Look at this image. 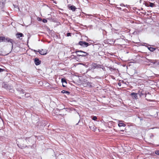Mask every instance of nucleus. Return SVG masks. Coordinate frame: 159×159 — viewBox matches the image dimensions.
<instances>
[{
  "mask_svg": "<svg viewBox=\"0 0 159 159\" xmlns=\"http://www.w3.org/2000/svg\"><path fill=\"white\" fill-rule=\"evenodd\" d=\"M4 42L8 43H11V49L13 48V43L14 42L13 39L10 38L8 37H5L1 36L0 37V42Z\"/></svg>",
  "mask_w": 159,
  "mask_h": 159,
  "instance_id": "nucleus-1",
  "label": "nucleus"
},
{
  "mask_svg": "<svg viewBox=\"0 0 159 159\" xmlns=\"http://www.w3.org/2000/svg\"><path fill=\"white\" fill-rule=\"evenodd\" d=\"M75 53H76L78 57H86L89 55L88 53L84 52L82 50H76L75 51Z\"/></svg>",
  "mask_w": 159,
  "mask_h": 159,
  "instance_id": "nucleus-2",
  "label": "nucleus"
},
{
  "mask_svg": "<svg viewBox=\"0 0 159 159\" xmlns=\"http://www.w3.org/2000/svg\"><path fill=\"white\" fill-rule=\"evenodd\" d=\"M79 44L82 46L83 47H87L89 45V44L87 42L84 41H80L79 42Z\"/></svg>",
  "mask_w": 159,
  "mask_h": 159,
  "instance_id": "nucleus-3",
  "label": "nucleus"
},
{
  "mask_svg": "<svg viewBox=\"0 0 159 159\" xmlns=\"http://www.w3.org/2000/svg\"><path fill=\"white\" fill-rule=\"evenodd\" d=\"M41 62V61L38 58H36L34 59V63L35 65L36 66H38L40 64Z\"/></svg>",
  "mask_w": 159,
  "mask_h": 159,
  "instance_id": "nucleus-4",
  "label": "nucleus"
},
{
  "mask_svg": "<svg viewBox=\"0 0 159 159\" xmlns=\"http://www.w3.org/2000/svg\"><path fill=\"white\" fill-rule=\"evenodd\" d=\"M38 52L42 55H46L47 54V52L44 51L43 50H39L38 51Z\"/></svg>",
  "mask_w": 159,
  "mask_h": 159,
  "instance_id": "nucleus-5",
  "label": "nucleus"
},
{
  "mask_svg": "<svg viewBox=\"0 0 159 159\" xmlns=\"http://www.w3.org/2000/svg\"><path fill=\"white\" fill-rule=\"evenodd\" d=\"M17 91L19 92L20 94L22 96H23V94L25 93L24 90L22 89H18Z\"/></svg>",
  "mask_w": 159,
  "mask_h": 159,
  "instance_id": "nucleus-6",
  "label": "nucleus"
},
{
  "mask_svg": "<svg viewBox=\"0 0 159 159\" xmlns=\"http://www.w3.org/2000/svg\"><path fill=\"white\" fill-rule=\"evenodd\" d=\"M151 63H152L155 65H159V62H158L157 60H152V61H151Z\"/></svg>",
  "mask_w": 159,
  "mask_h": 159,
  "instance_id": "nucleus-7",
  "label": "nucleus"
},
{
  "mask_svg": "<svg viewBox=\"0 0 159 159\" xmlns=\"http://www.w3.org/2000/svg\"><path fill=\"white\" fill-rule=\"evenodd\" d=\"M146 6L147 7H153L155 6V4L151 2H149V5L148 4H146Z\"/></svg>",
  "mask_w": 159,
  "mask_h": 159,
  "instance_id": "nucleus-8",
  "label": "nucleus"
},
{
  "mask_svg": "<svg viewBox=\"0 0 159 159\" xmlns=\"http://www.w3.org/2000/svg\"><path fill=\"white\" fill-rule=\"evenodd\" d=\"M16 35L17 36V37L18 38H20V37H23L24 36L23 34L21 33H17L16 34Z\"/></svg>",
  "mask_w": 159,
  "mask_h": 159,
  "instance_id": "nucleus-9",
  "label": "nucleus"
},
{
  "mask_svg": "<svg viewBox=\"0 0 159 159\" xmlns=\"http://www.w3.org/2000/svg\"><path fill=\"white\" fill-rule=\"evenodd\" d=\"M131 95L135 99L137 98V94L134 93H131Z\"/></svg>",
  "mask_w": 159,
  "mask_h": 159,
  "instance_id": "nucleus-10",
  "label": "nucleus"
},
{
  "mask_svg": "<svg viewBox=\"0 0 159 159\" xmlns=\"http://www.w3.org/2000/svg\"><path fill=\"white\" fill-rule=\"evenodd\" d=\"M148 49L151 52H153L156 49V48L151 47H148Z\"/></svg>",
  "mask_w": 159,
  "mask_h": 159,
  "instance_id": "nucleus-11",
  "label": "nucleus"
},
{
  "mask_svg": "<svg viewBox=\"0 0 159 159\" xmlns=\"http://www.w3.org/2000/svg\"><path fill=\"white\" fill-rule=\"evenodd\" d=\"M8 85H9L6 84L5 83H3L2 84V87L6 89L8 88Z\"/></svg>",
  "mask_w": 159,
  "mask_h": 159,
  "instance_id": "nucleus-12",
  "label": "nucleus"
},
{
  "mask_svg": "<svg viewBox=\"0 0 159 159\" xmlns=\"http://www.w3.org/2000/svg\"><path fill=\"white\" fill-rule=\"evenodd\" d=\"M70 8L73 11H75V9H76L75 7L73 5L70 6Z\"/></svg>",
  "mask_w": 159,
  "mask_h": 159,
  "instance_id": "nucleus-13",
  "label": "nucleus"
},
{
  "mask_svg": "<svg viewBox=\"0 0 159 159\" xmlns=\"http://www.w3.org/2000/svg\"><path fill=\"white\" fill-rule=\"evenodd\" d=\"M96 66V68L97 69H100L101 65L98 64L97 63H96V64H94Z\"/></svg>",
  "mask_w": 159,
  "mask_h": 159,
  "instance_id": "nucleus-14",
  "label": "nucleus"
},
{
  "mask_svg": "<svg viewBox=\"0 0 159 159\" xmlns=\"http://www.w3.org/2000/svg\"><path fill=\"white\" fill-rule=\"evenodd\" d=\"M5 4V3L4 2H0V7L2 8L4 7V6Z\"/></svg>",
  "mask_w": 159,
  "mask_h": 159,
  "instance_id": "nucleus-15",
  "label": "nucleus"
},
{
  "mask_svg": "<svg viewBox=\"0 0 159 159\" xmlns=\"http://www.w3.org/2000/svg\"><path fill=\"white\" fill-rule=\"evenodd\" d=\"M96 64V63H93L91 65V69H96V66L94 65Z\"/></svg>",
  "mask_w": 159,
  "mask_h": 159,
  "instance_id": "nucleus-16",
  "label": "nucleus"
},
{
  "mask_svg": "<svg viewBox=\"0 0 159 159\" xmlns=\"http://www.w3.org/2000/svg\"><path fill=\"white\" fill-rule=\"evenodd\" d=\"M118 126L119 127H122V126L125 127V124L123 123H119L118 124Z\"/></svg>",
  "mask_w": 159,
  "mask_h": 159,
  "instance_id": "nucleus-17",
  "label": "nucleus"
},
{
  "mask_svg": "<svg viewBox=\"0 0 159 159\" xmlns=\"http://www.w3.org/2000/svg\"><path fill=\"white\" fill-rule=\"evenodd\" d=\"M61 93H67L68 94H70V92L68 91L63 90L61 91Z\"/></svg>",
  "mask_w": 159,
  "mask_h": 159,
  "instance_id": "nucleus-18",
  "label": "nucleus"
},
{
  "mask_svg": "<svg viewBox=\"0 0 159 159\" xmlns=\"http://www.w3.org/2000/svg\"><path fill=\"white\" fill-rule=\"evenodd\" d=\"M61 82L63 84L64 83H65L66 84V82L65 79L64 78H62L61 79Z\"/></svg>",
  "mask_w": 159,
  "mask_h": 159,
  "instance_id": "nucleus-19",
  "label": "nucleus"
},
{
  "mask_svg": "<svg viewBox=\"0 0 159 159\" xmlns=\"http://www.w3.org/2000/svg\"><path fill=\"white\" fill-rule=\"evenodd\" d=\"M92 126L90 127V129L92 130L93 131H95L96 130V129H97V128L95 127V126H94L93 127V129L92 128Z\"/></svg>",
  "mask_w": 159,
  "mask_h": 159,
  "instance_id": "nucleus-20",
  "label": "nucleus"
},
{
  "mask_svg": "<svg viewBox=\"0 0 159 159\" xmlns=\"http://www.w3.org/2000/svg\"><path fill=\"white\" fill-rule=\"evenodd\" d=\"M12 87L10 85H9L8 86V88L6 89H7L10 90H12Z\"/></svg>",
  "mask_w": 159,
  "mask_h": 159,
  "instance_id": "nucleus-21",
  "label": "nucleus"
},
{
  "mask_svg": "<svg viewBox=\"0 0 159 159\" xmlns=\"http://www.w3.org/2000/svg\"><path fill=\"white\" fill-rule=\"evenodd\" d=\"M12 87L10 85H9L8 86V88L6 89H7L10 90H12Z\"/></svg>",
  "mask_w": 159,
  "mask_h": 159,
  "instance_id": "nucleus-22",
  "label": "nucleus"
},
{
  "mask_svg": "<svg viewBox=\"0 0 159 159\" xmlns=\"http://www.w3.org/2000/svg\"><path fill=\"white\" fill-rule=\"evenodd\" d=\"M101 68L103 71H106L105 68L103 65H101Z\"/></svg>",
  "mask_w": 159,
  "mask_h": 159,
  "instance_id": "nucleus-23",
  "label": "nucleus"
},
{
  "mask_svg": "<svg viewBox=\"0 0 159 159\" xmlns=\"http://www.w3.org/2000/svg\"><path fill=\"white\" fill-rule=\"evenodd\" d=\"M109 70L111 71H112L113 70H114V69L113 68H112V67L109 66L107 67Z\"/></svg>",
  "mask_w": 159,
  "mask_h": 159,
  "instance_id": "nucleus-24",
  "label": "nucleus"
},
{
  "mask_svg": "<svg viewBox=\"0 0 159 159\" xmlns=\"http://www.w3.org/2000/svg\"><path fill=\"white\" fill-rule=\"evenodd\" d=\"M147 61H146L147 62H151V61H152V59H146Z\"/></svg>",
  "mask_w": 159,
  "mask_h": 159,
  "instance_id": "nucleus-25",
  "label": "nucleus"
},
{
  "mask_svg": "<svg viewBox=\"0 0 159 159\" xmlns=\"http://www.w3.org/2000/svg\"><path fill=\"white\" fill-rule=\"evenodd\" d=\"M92 119L94 120H96L97 119V117L96 116H93L92 118Z\"/></svg>",
  "mask_w": 159,
  "mask_h": 159,
  "instance_id": "nucleus-26",
  "label": "nucleus"
},
{
  "mask_svg": "<svg viewBox=\"0 0 159 159\" xmlns=\"http://www.w3.org/2000/svg\"><path fill=\"white\" fill-rule=\"evenodd\" d=\"M25 95L26 98H28L30 96V94L29 93H25Z\"/></svg>",
  "mask_w": 159,
  "mask_h": 159,
  "instance_id": "nucleus-27",
  "label": "nucleus"
},
{
  "mask_svg": "<svg viewBox=\"0 0 159 159\" xmlns=\"http://www.w3.org/2000/svg\"><path fill=\"white\" fill-rule=\"evenodd\" d=\"M42 21L43 23H46L47 22V20H46L45 19H43V20Z\"/></svg>",
  "mask_w": 159,
  "mask_h": 159,
  "instance_id": "nucleus-28",
  "label": "nucleus"
},
{
  "mask_svg": "<svg viewBox=\"0 0 159 159\" xmlns=\"http://www.w3.org/2000/svg\"><path fill=\"white\" fill-rule=\"evenodd\" d=\"M120 6H121V7H123V6H124V7H125V5H124L123 4V3H121L120 4Z\"/></svg>",
  "mask_w": 159,
  "mask_h": 159,
  "instance_id": "nucleus-29",
  "label": "nucleus"
},
{
  "mask_svg": "<svg viewBox=\"0 0 159 159\" xmlns=\"http://www.w3.org/2000/svg\"><path fill=\"white\" fill-rule=\"evenodd\" d=\"M155 153L157 155H159V151H156L155 152Z\"/></svg>",
  "mask_w": 159,
  "mask_h": 159,
  "instance_id": "nucleus-30",
  "label": "nucleus"
},
{
  "mask_svg": "<svg viewBox=\"0 0 159 159\" xmlns=\"http://www.w3.org/2000/svg\"><path fill=\"white\" fill-rule=\"evenodd\" d=\"M18 146L20 148H23L25 147V146H21V147H20L19 145Z\"/></svg>",
  "mask_w": 159,
  "mask_h": 159,
  "instance_id": "nucleus-31",
  "label": "nucleus"
},
{
  "mask_svg": "<svg viewBox=\"0 0 159 159\" xmlns=\"http://www.w3.org/2000/svg\"><path fill=\"white\" fill-rule=\"evenodd\" d=\"M70 33H67V36H70Z\"/></svg>",
  "mask_w": 159,
  "mask_h": 159,
  "instance_id": "nucleus-32",
  "label": "nucleus"
},
{
  "mask_svg": "<svg viewBox=\"0 0 159 159\" xmlns=\"http://www.w3.org/2000/svg\"><path fill=\"white\" fill-rule=\"evenodd\" d=\"M91 83H88V84H87L88 85H89L90 86V87H92V86L91 85Z\"/></svg>",
  "mask_w": 159,
  "mask_h": 159,
  "instance_id": "nucleus-33",
  "label": "nucleus"
},
{
  "mask_svg": "<svg viewBox=\"0 0 159 159\" xmlns=\"http://www.w3.org/2000/svg\"><path fill=\"white\" fill-rule=\"evenodd\" d=\"M3 70H4L3 69L0 68V72H2Z\"/></svg>",
  "mask_w": 159,
  "mask_h": 159,
  "instance_id": "nucleus-34",
  "label": "nucleus"
},
{
  "mask_svg": "<svg viewBox=\"0 0 159 159\" xmlns=\"http://www.w3.org/2000/svg\"><path fill=\"white\" fill-rule=\"evenodd\" d=\"M88 16H93L91 15V14H87V15Z\"/></svg>",
  "mask_w": 159,
  "mask_h": 159,
  "instance_id": "nucleus-35",
  "label": "nucleus"
},
{
  "mask_svg": "<svg viewBox=\"0 0 159 159\" xmlns=\"http://www.w3.org/2000/svg\"><path fill=\"white\" fill-rule=\"evenodd\" d=\"M9 91L11 93H13L14 91V90L12 89V90H10Z\"/></svg>",
  "mask_w": 159,
  "mask_h": 159,
  "instance_id": "nucleus-36",
  "label": "nucleus"
},
{
  "mask_svg": "<svg viewBox=\"0 0 159 159\" xmlns=\"http://www.w3.org/2000/svg\"><path fill=\"white\" fill-rule=\"evenodd\" d=\"M116 7L119 9V10H121V8L120 7Z\"/></svg>",
  "mask_w": 159,
  "mask_h": 159,
  "instance_id": "nucleus-37",
  "label": "nucleus"
},
{
  "mask_svg": "<svg viewBox=\"0 0 159 159\" xmlns=\"http://www.w3.org/2000/svg\"><path fill=\"white\" fill-rule=\"evenodd\" d=\"M33 51L34 52H38V51H37V50H33Z\"/></svg>",
  "mask_w": 159,
  "mask_h": 159,
  "instance_id": "nucleus-38",
  "label": "nucleus"
},
{
  "mask_svg": "<svg viewBox=\"0 0 159 159\" xmlns=\"http://www.w3.org/2000/svg\"><path fill=\"white\" fill-rule=\"evenodd\" d=\"M123 121L122 120H119V122H122Z\"/></svg>",
  "mask_w": 159,
  "mask_h": 159,
  "instance_id": "nucleus-39",
  "label": "nucleus"
},
{
  "mask_svg": "<svg viewBox=\"0 0 159 159\" xmlns=\"http://www.w3.org/2000/svg\"><path fill=\"white\" fill-rule=\"evenodd\" d=\"M118 84L119 86H121V84L120 83H119Z\"/></svg>",
  "mask_w": 159,
  "mask_h": 159,
  "instance_id": "nucleus-40",
  "label": "nucleus"
},
{
  "mask_svg": "<svg viewBox=\"0 0 159 159\" xmlns=\"http://www.w3.org/2000/svg\"><path fill=\"white\" fill-rule=\"evenodd\" d=\"M62 86H63V87H65L66 86H65V85H64L63 84H62Z\"/></svg>",
  "mask_w": 159,
  "mask_h": 159,
  "instance_id": "nucleus-41",
  "label": "nucleus"
},
{
  "mask_svg": "<svg viewBox=\"0 0 159 159\" xmlns=\"http://www.w3.org/2000/svg\"><path fill=\"white\" fill-rule=\"evenodd\" d=\"M29 139V138H26V139H25L26 140L27 139Z\"/></svg>",
  "mask_w": 159,
  "mask_h": 159,
  "instance_id": "nucleus-42",
  "label": "nucleus"
},
{
  "mask_svg": "<svg viewBox=\"0 0 159 159\" xmlns=\"http://www.w3.org/2000/svg\"><path fill=\"white\" fill-rule=\"evenodd\" d=\"M78 123L76 124V125H77L78 124Z\"/></svg>",
  "mask_w": 159,
  "mask_h": 159,
  "instance_id": "nucleus-43",
  "label": "nucleus"
},
{
  "mask_svg": "<svg viewBox=\"0 0 159 159\" xmlns=\"http://www.w3.org/2000/svg\"><path fill=\"white\" fill-rule=\"evenodd\" d=\"M79 122H80V121H79V122H78V123H79Z\"/></svg>",
  "mask_w": 159,
  "mask_h": 159,
  "instance_id": "nucleus-44",
  "label": "nucleus"
},
{
  "mask_svg": "<svg viewBox=\"0 0 159 159\" xmlns=\"http://www.w3.org/2000/svg\"><path fill=\"white\" fill-rule=\"evenodd\" d=\"M79 122H80V121H79V122H78V123H79Z\"/></svg>",
  "mask_w": 159,
  "mask_h": 159,
  "instance_id": "nucleus-45",
  "label": "nucleus"
}]
</instances>
